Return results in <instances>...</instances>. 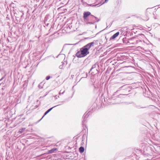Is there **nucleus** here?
Listing matches in <instances>:
<instances>
[{"label":"nucleus","instance_id":"f257e3e1","mask_svg":"<svg viewBox=\"0 0 160 160\" xmlns=\"http://www.w3.org/2000/svg\"><path fill=\"white\" fill-rule=\"evenodd\" d=\"M89 52L88 49L84 48V46L80 49V50L77 52L76 55L78 58L83 57L89 54Z\"/></svg>","mask_w":160,"mask_h":160},{"label":"nucleus","instance_id":"f03ea898","mask_svg":"<svg viewBox=\"0 0 160 160\" xmlns=\"http://www.w3.org/2000/svg\"><path fill=\"white\" fill-rule=\"evenodd\" d=\"M100 20L98 18L94 16L93 15H91L89 17L87 21L88 22L87 23V24H93L96 22L99 21Z\"/></svg>","mask_w":160,"mask_h":160},{"label":"nucleus","instance_id":"7ed1b4c3","mask_svg":"<svg viewBox=\"0 0 160 160\" xmlns=\"http://www.w3.org/2000/svg\"><path fill=\"white\" fill-rule=\"evenodd\" d=\"M94 44L95 43L94 42H90L85 46L84 48H86L88 50L94 46Z\"/></svg>","mask_w":160,"mask_h":160},{"label":"nucleus","instance_id":"20e7f679","mask_svg":"<svg viewBox=\"0 0 160 160\" xmlns=\"http://www.w3.org/2000/svg\"><path fill=\"white\" fill-rule=\"evenodd\" d=\"M91 15V13L89 12H84L83 13V18L84 19H86L88 17Z\"/></svg>","mask_w":160,"mask_h":160},{"label":"nucleus","instance_id":"39448f33","mask_svg":"<svg viewBox=\"0 0 160 160\" xmlns=\"http://www.w3.org/2000/svg\"><path fill=\"white\" fill-rule=\"evenodd\" d=\"M119 32H118L114 34L113 35H112V36L110 38V40L114 39L115 38H116L119 35Z\"/></svg>","mask_w":160,"mask_h":160},{"label":"nucleus","instance_id":"423d86ee","mask_svg":"<svg viewBox=\"0 0 160 160\" xmlns=\"http://www.w3.org/2000/svg\"><path fill=\"white\" fill-rule=\"evenodd\" d=\"M56 106H54V107H52V108H50L49 109H48L47 111H46L45 112V113H44V115L42 117V118H41V119L39 120V121H40V120H41L42 119V118H43V117H44L45 115H46L47 114H48V113L49 112H50V111L52 110V109L53 108H54V107H56Z\"/></svg>","mask_w":160,"mask_h":160},{"label":"nucleus","instance_id":"0eeeda50","mask_svg":"<svg viewBox=\"0 0 160 160\" xmlns=\"http://www.w3.org/2000/svg\"><path fill=\"white\" fill-rule=\"evenodd\" d=\"M84 148L82 147H81L79 148V151L80 152L82 153L84 151Z\"/></svg>","mask_w":160,"mask_h":160},{"label":"nucleus","instance_id":"6e6552de","mask_svg":"<svg viewBox=\"0 0 160 160\" xmlns=\"http://www.w3.org/2000/svg\"><path fill=\"white\" fill-rule=\"evenodd\" d=\"M57 150V149L56 148H53L51 150L49 151V153H52L53 152Z\"/></svg>","mask_w":160,"mask_h":160},{"label":"nucleus","instance_id":"1a4fd4ad","mask_svg":"<svg viewBox=\"0 0 160 160\" xmlns=\"http://www.w3.org/2000/svg\"><path fill=\"white\" fill-rule=\"evenodd\" d=\"M97 65V63H95L92 66V67L91 68V69H90V71H91L92 69L96 68Z\"/></svg>","mask_w":160,"mask_h":160},{"label":"nucleus","instance_id":"9d476101","mask_svg":"<svg viewBox=\"0 0 160 160\" xmlns=\"http://www.w3.org/2000/svg\"><path fill=\"white\" fill-rule=\"evenodd\" d=\"M62 64L59 66V68L61 69H62L63 68V62H62Z\"/></svg>","mask_w":160,"mask_h":160},{"label":"nucleus","instance_id":"9b49d317","mask_svg":"<svg viewBox=\"0 0 160 160\" xmlns=\"http://www.w3.org/2000/svg\"><path fill=\"white\" fill-rule=\"evenodd\" d=\"M25 128H22V129H20L19 130V132H20L21 133H22L23 131H24L25 130Z\"/></svg>","mask_w":160,"mask_h":160},{"label":"nucleus","instance_id":"f8f14e48","mask_svg":"<svg viewBox=\"0 0 160 160\" xmlns=\"http://www.w3.org/2000/svg\"><path fill=\"white\" fill-rule=\"evenodd\" d=\"M50 76H47V77H46V79L47 80H49V79H50Z\"/></svg>","mask_w":160,"mask_h":160},{"label":"nucleus","instance_id":"ddd939ff","mask_svg":"<svg viewBox=\"0 0 160 160\" xmlns=\"http://www.w3.org/2000/svg\"><path fill=\"white\" fill-rule=\"evenodd\" d=\"M64 92V91L63 92H62L61 91H60V92H59V94L60 95L61 94H63Z\"/></svg>","mask_w":160,"mask_h":160},{"label":"nucleus","instance_id":"4468645a","mask_svg":"<svg viewBox=\"0 0 160 160\" xmlns=\"http://www.w3.org/2000/svg\"><path fill=\"white\" fill-rule=\"evenodd\" d=\"M3 78V77H2L0 79V81L2 80Z\"/></svg>","mask_w":160,"mask_h":160},{"label":"nucleus","instance_id":"2eb2a0df","mask_svg":"<svg viewBox=\"0 0 160 160\" xmlns=\"http://www.w3.org/2000/svg\"><path fill=\"white\" fill-rule=\"evenodd\" d=\"M135 43H134V42H133V43H131V44H135Z\"/></svg>","mask_w":160,"mask_h":160},{"label":"nucleus","instance_id":"dca6fc26","mask_svg":"<svg viewBox=\"0 0 160 160\" xmlns=\"http://www.w3.org/2000/svg\"><path fill=\"white\" fill-rule=\"evenodd\" d=\"M88 76V74L87 73H86V78Z\"/></svg>","mask_w":160,"mask_h":160},{"label":"nucleus","instance_id":"f3484780","mask_svg":"<svg viewBox=\"0 0 160 160\" xmlns=\"http://www.w3.org/2000/svg\"><path fill=\"white\" fill-rule=\"evenodd\" d=\"M108 0H105V2H107L108 1Z\"/></svg>","mask_w":160,"mask_h":160},{"label":"nucleus","instance_id":"a211bd4d","mask_svg":"<svg viewBox=\"0 0 160 160\" xmlns=\"http://www.w3.org/2000/svg\"><path fill=\"white\" fill-rule=\"evenodd\" d=\"M130 42L128 41V42H126V43H130Z\"/></svg>","mask_w":160,"mask_h":160},{"label":"nucleus","instance_id":"6ab92c4d","mask_svg":"<svg viewBox=\"0 0 160 160\" xmlns=\"http://www.w3.org/2000/svg\"><path fill=\"white\" fill-rule=\"evenodd\" d=\"M139 42H141V41L140 40V41H139Z\"/></svg>","mask_w":160,"mask_h":160},{"label":"nucleus","instance_id":"aec40b11","mask_svg":"<svg viewBox=\"0 0 160 160\" xmlns=\"http://www.w3.org/2000/svg\"><path fill=\"white\" fill-rule=\"evenodd\" d=\"M138 42V41H137V42H136L137 43Z\"/></svg>","mask_w":160,"mask_h":160}]
</instances>
